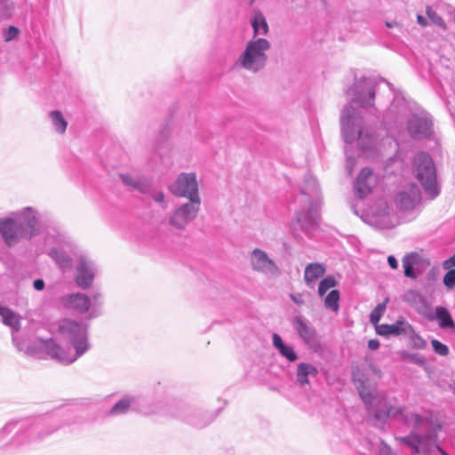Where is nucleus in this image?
<instances>
[{
  "label": "nucleus",
  "instance_id": "4468645a",
  "mask_svg": "<svg viewBox=\"0 0 455 455\" xmlns=\"http://www.w3.org/2000/svg\"><path fill=\"white\" fill-rule=\"evenodd\" d=\"M59 331L64 336L74 339L85 332L86 329L76 321L65 318L61 320L59 325Z\"/></svg>",
  "mask_w": 455,
  "mask_h": 455
},
{
  "label": "nucleus",
  "instance_id": "c9c22d12",
  "mask_svg": "<svg viewBox=\"0 0 455 455\" xmlns=\"http://www.w3.org/2000/svg\"><path fill=\"white\" fill-rule=\"evenodd\" d=\"M433 349L435 352L440 355H447L449 353V348L446 345L443 344L437 339H433L431 341Z\"/></svg>",
  "mask_w": 455,
  "mask_h": 455
},
{
  "label": "nucleus",
  "instance_id": "1a4fd4ad",
  "mask_svg": "<svg viewBox=\"0 0 455 455\" xmlns=\"http://www.w3.org/2000/svg\"><path fill=\"white\" fill-rule=\"evenodd\" d=\"M432 122L425 116H413L408 124L410 134L415 139L427 137L430 134Z\"/></svg>",
  "mask_w": 455,
  "mask_h": 455
},
{
  "label": "nucleus",
  "instance_id": "dca6fc26",
  "mask_svg": "<svg viewBox=\"0 0 455 455\" xmlns=\"http://www.w3.org/2000/svg\"><path fill=\"white\" fill-rule=\"evenodd\" d=\"M251 263L253 267L259 271L270 270L275 267L273 261L267 258V255L258 249L252 252Z\"/></svg>",
  "mask_w": 455,
  "mask_h": 455
},
{
  "label": "nucleus",
  "instance_id": "9b49d317",
  "mask_svg": "<svg viewBox=\"0 0 455 455\" xmlns=\"http://www.w3.org/2000/svg\"><path fill=\"white\" fill-rule=\"evenodd\" d=\"M292 325L299 336L307 343L313 344L316 339L315 330L306 323L302 317L295 316L292 319Z\"/></svg>",
  "mask_w": 455,
  "mask_h": 455
},
{
  "label": "nucleus",
  "instance_id": "2eb2a0df",
  "mask_svg": "<svg viewBox=\"0 0 455 455\" xmlns=\"http://www.w3.org/2000/svg\"><path fill=\"white\" fill-rule=\"evenodd\" d=\"M421 260L419 254L417 252H411L405 255L403 259V267L404 268V275L406 277L416 279L418 274L414 271V267L419 265Z\"/></svg>",
  "mask_w": 455,
  "mask_h": 455
},
{
  "label": "nucleus",
  "instance_id": "37998d69",
  "mask_svg": "<svg viewBox=\"0 0 455 455\" xmlns=\"http://www.w3.org/2000/svg\"><path fill=\"white\" fill-rule=\"evenodd\" d=\"M34 288L37 291H42L44 287V282L42 279H36L34 281Z\"/></svg>",
  "mask_w": 455,
  "mask_h": 455
},
{
  "label": "nucleus",
  "instance_id": "09e8293b",
  "mask_svg": "<svg viewBox=\"0 0 455 455\" xmlns=\"http://www.w3.org/2000/svg\"><path fill=\"white\" fill-rule=\"evenodd\" d=\"M164 196L163 193H158L156 196H155V200L156 202H163L164 201Z\"/></svg>",
  "mask_w": 455,
  "mask_h": 455
},
{
  "label": "nucleus",
  "instance_id": "c03bdc74",
  "mask_svg": "<svg viewBox=\"0 0 455 455\" xmlns=\"http://www.w3.org/2000/svg\"><path fill=\"white\" fill-rule=\"evenodd\" d=\"M443 266L445 268H449L451 266H455V253L453 254V256H451V258L444 261Z\"/></svg>",
  "mask_w": 455,
  "mask_h": 455
},
{
  "label": "nucleus",
  "instance_id": "f257e3e1",
  "mask_svg": "<svg viewBox=\"0 0 455 455\" xmlns=\"http://www.w3.org/2000/svg\"><path fill=\"white\" fill-rule=\"evenodd\" d=\"M36 225V216L30 210L23 213L21 220L0 221V232L8 245H12L21 237L31 236L35 234Z\"/></svg>",
  "mask_w": 455,
  "mask_h": 455
},
{
  "label": "nucleus",
  "instance_id": "39448f33",
  "mask_svg": "<svg viewBox=\"0 0 455 455\" xmlns=\"http://www.w3.org/2000/svg\"><path fill=\"white\" fill-rule=\"evenodd\" d=\"M200 203L189 202L179 208L170 220V223L177 228H183L193 219L196 218Z\"/></svg>",
  "mask_w": 455,
  "mask_h": 455
},
{
  "label": "nucleus",
  "instance_id": "603ef678",
  "mask_svg": "<svg viewBox=\"0 0 455 455\" xmlns=\"http://www.w3.org/2000/svg\"><path fill=\"white\" fill-rule=\"evenodd\" d=\"M409 358H416L414 355H408Z\"/></svg>",
  "mask_w": 455,
  "mask_h": 455
},
{
  "label": "nucleus",
  "instance_id": "49530a36",
  "mask_svg": "<svg viewBox=\"0 0 455 455\" xmlns=\"http://www.w3.org/2000/svg\"><path fill=\"white\" fill-rule=\"evenodd\" d=\"M396 440L408 445L411 441V435L405 437H398Z\"/></svg>",
  "mask_w": 455,
  "mask_h": 455
},
{
  "label": "nucleus",
  "instance_id": "20e7f679",
  "mask_svg": "<svg viewBox=\"0 0 455 455\" xmlns=\"http://www.w3.org/2000/svg\"><path fill=\"white\" fill-rule=\"evenodd\" d=\"M171 189L178 196L187 197L191 202L200 203L198 186L194 173L180 174Z\"/></svg>",
  "mask_w": 455,
  "mask_h": 455
},
{
  "label": "nucleus",
  "instance_id": "9d476101",
  "mask_svg": "<svg viewBox=\"0 0 455 455\" xmlns=\"http://www.w3.org/2000/svg\"><path fill=\"white\" fill-rule=\"evenodd\" d=\"M372 171L369 168L361 170L355 184V190L360 197L369 195L372 189Z\"/></svg>",
  "mask_w": 455,
  "mask_h": 455
},
{
  "label": "nucleus",
  "instance_id": "c756f323",
  "mask_svg": "<svg viewBox=\"0 0 455 455\" xmlns=\"http://www.w3.org/2000/svg\"><path fill=\"white\" fill-rule=\"evenodd\" d=\"M387 307V302L384 301L382 303H379L376 306V307L371 311L370 315V321L371 323L375 326V329L377 326H379V322L382 315L385 313Z\"/></svg>",
  "mask_w": 455,
  "mask_h": 455
},
{
  "label": "nucleus",
  "instance_id": "c85d7f7f",
  "mask_svg": "<svg viewBox=\"0 0 455 455\" xmlns=\"http://www.w3.org/2000/svg\"><path fill=\"white\" fill-rule=\"evenodd\" d=\"M355 385L360 395V397L362 398L365 405L370 406L374 398L373 395L363 381H360L359 379L355 380Z\"/></svg>",
  "mask_w": 455,
  "mask_h": 455
},
{
  "label": "nucleus",
  "instance_id": "7ed1b4c3",
  "mask_svg": "<svg viewBox=\"0 0 455 455\" xmlns=\"http://www.w3.org/2000/svg\"><path fill=\"white\" fill-rule=\"evenodd\" d=\"M269 48V42L264 38L249 41L243 53L240 57L242 66L252 71L260 69L266 64V51Z\"/></svg>",
  "mask_w": 455,
  "mask_h": 455
},
{
  "label": "nucleus",
  "instance_id": "ea45409f",
  "mask_svg": "<svg viewBox=\"0 0 455 455\" xmlns=\"http://www.w3.org/2000/svg\"><path fill=\"white\" fill-rule=\"evenodd\" d=\"M20 31L17 28L11 26L4 33L5 41L9 42L14 38H16L19 35Z\"/></svg>",
  "mask_w": 455,
  "mask_h": 455
},
{
  "label": "nucleus",
  "instance_id": "a18cd8bd",
  "mask_svg": "<svg viewBox=\"0 0 455 455\" xmlns=\"http://www.w3.org/2000/svg\"><path fill=\"white\" fill-rule=\"evenodd\" d=\"M379 347V342L377 339H371L368 342V347L371 350H376Z\"/></svg>",
  "mask_w": 455,
  "mask_h": 455
},
{
  "label": "nucleus",
  "instance_id": "f704fd0d",
  "mask_svg": "<svg viewBox=\"0 0 455 455\" xmlns=\"http://www.w3.org/2000/svg\"><path fill=\"white\" fill-rule=\"evenodd\" d=\"M363 83L365 84V87L368 89V100H362V106H368V105H371V101H373L374 98H375V89H374V85H373V83L368 81V80H365L363 81Z\"/></svg>",
  "mask_w": 455,
  "mask_h": 455
},
{
  "label": "nucleus",
  "instance_id": "393cba45",
  "mask_svg": "<svg viewBox=\"0 0 455 455\" xmlns=\"http://www.w3.org/2000/svg\"><path fill=\"white\" fill-rule=\"evenodd\" d=\"M427 442L428 440L427 438L417 435H411V441L408 446H410L416 453L426 452L428 450Z\"/></svg>",
  "mask_w": 455,
  "mask_h": 455
},
{
  "label": "nucleus",
  "instance_id": "0eeeda50",
  "mask_svg": "<svg viewBox=\"0 0 455 455\" xmlns=\"http://www.w3.org/2000/svg\"><path fill=\"white\" fill-rule=\"evenodd\" d=\"M420 191L416 185H411L408 190L400 192L395 198L396 206L403 211L413 209L420 202Z\"/></svg>",
  "mask_w": 455,
  "mask_h": 455
},
{
  "label": "nucleus",
  "instance_id": "f3484780",
  "mask_svg": "<svg viewBox=\"0 0 455 455\" xmlns=\"http://www.w3.org/2000/svg\"><path fill=\"white\" fill-rule=\"evenodd\" d=\"M45 348L52 357L62 363H70L76 360V357L69 356L63 348L52 340L45 343Z\"/></svg>",
  "mask_w": 455,
  "mask_h": 455
},
{
  "label": "nucleus",
  "instance_id": "cd10ccee",
  "mask_svg": "<svg viewBox=\"0 0 455 455\" xmlns=\"http://www.w3.org/2000/svg\"><path fill=\"white\" fill-rule=\"evenodd\" d=\"M409 336L410 345L416 349H423L427 347V342L423 339L410 324V330L405 333Z\"/></svg>",
  "mask_w": 455,
  "mask_h": 455
},
{
  "label": "nucleus",
  "instance_id": "de8ad7c7",
  "mask_svg": "<svg viewBox=\"0 0 455 455\" xmlns=\"http://www.w3.org/2000/svg\"><path fill=\"white\" fill-rule=\"evenodd\" d=\"M417 20H418L419 24H420L423 27L427 25L426 19L421 15L417 16Z\"/></svg>",
  "mask_w": 455,
  "mask_h": 455
},
{
  "label": "nucleus",
  "instance_id": "f8f14e48",
  "mask_svg": "<svg viewBox=\"0 0 455 455\" xmlns=\"http://www.w3.org/2000/svg\"><path fill=\"white\" fill-rule=\"evenodd\" d=\"M430 321H437L439 327L443 330L455 331V323L449 310L442 306L436 307L434 315H427Z\"/></svg>",
  "mask_w": 455,
  "mask_h": 455
},
{
  "label": "nucleus",
  "instance_id": "f03ea898",
  "mask_svg": "<svg viewBox=\"0 0 455 455\" xmlns=\"http://www.w3.org/2000/svg\"><path fill=\"white\" fill-rule=\"evenodd\" d=\"M413 165L416 177L426 193L432 198L435 197L439 191L436 184L435 168L430 156L426 153L418 154L414 158Z\"/></svg>",
  "mask_w": 455,
  "mask_h": 455
},
{
  "label": "nucleus",
  "instance_id": "e433bc0d",
  "mask_svg": "<svg viewBox=\"0 0 455 455\" xmlns=\"http://www.w3.org/2000/svg\"><path fill=\"white\" fill-rule=\"evenodd\" d=\"M427 16L429 17V19L434 22L435 23L436 25L445 28H446V25L443 20L442 17H440L439 15H437L430 7H427Z\"/></svg>",
  "mask_w": 455,
  "mask_h": 455
},
{
  "label": "nucleus",
  "instance_id": "473e14b6",
  "mask_svg": "<svg viewBox=\"0 0 455 455\" xmlns=\"http://www.w3.org/2000/svg\"><path fill=\"white\" fill-rule=\"evenodd\" d=\"M336 285V281L331 276H327L323 279L318 286V294L322 297L323 296L328 290L334 287Z\"/></svg>",
  "mask_w": 455,
  "mask_h": 455
},
{
  "label": "nucleus",
  "instance_id": "4c0bfd02",
  "mask_svg": "<svg viewBox=\"0 0 455 455\" xmlns=\"http://www.w3.org/2000/svg\"><path fill=\"white\" fill-rule=\"evenodd\" d=\"M443 283L449 289H452L455 286V269H451L445 274Z\"/></svg>",
  "mask_w": 455,
  "mask_h": 455
},
{
  "label": "nucleus",
  "instance_id": "412c9836",
  "mask_svg": "<svg viewBox=\"0 0 455 455\" xmlns=\"http://www.w3.org/2000/svg\"><path fill=\"white\" fill-rule=\"evenodd\" d=\"M251 26L253 28L254 36L258 35H267L269 31L268 24L266 18L259 11L254 12V16L251 20Z\"/></svg>",
  "mask_w": 455,
  "mask_h": 455
},
{
  "label": "nucleus",
  "instance_id": "72a5a7b5",
  "mask_svg": "<svg viewBox=\"0 0 455 455\" xmlns=\"http://www.w3.org/2000/svg\"><path fill=\"white\" fill-rule=\"evenodd\" d=\"M131 405V400L128 398L122 399L118 403H116L111 409V414H120L124 413L128 411Z\"/></svg>",
  "mask_w": 455,
  "mask_h": 455
},
{
  "label": "nucleus",
  "instance_id": "ddd939ff",
  "mask_svg": "<svg viewBox=\"0 0 455 455\" xmlns=\"http://www.w3.org/2000/svg\"><path fill=\"white\" fill-rule=\"evenodd\" d=\"M410 324L403 320H398L392 324H380L377 326L376 332L381 336L401 335L407 333Z\"/></svg>",
  "mask_w": 455,
  "mask_h": 455
},
{
  "label": "nucleus",
  "instance_id": "6e6552de",
  "mask_svg": "<svg viewBox=\"0 0 455 455\" xmlns=\"http://www.w3.org/2000/svg\"><path fill=\"white\" fill-rule=\"evenodd\" d=\"M93 279L94 273L90 263L84 257H80L76 266V283L82 289H88L92 286Z\"/></svg>",
  "mask_w": 455,
  "mask_h": 455
},
{
  "label": "nucleus",
  "instance_id": "7c9ffc66",
  "mask_svg": "<svg viewBox=\"0 0 455 455\" xmlns=\"http://www.w3.org/2000/svg\"><path fill=\"white\" fill-rule=\"evenodd\" d=\"M339 292L337 290L331 291L324 299V306L337 312L339 310Z\"/></svg>",
  "mask_w": 455,
  "mask_h": 455
},
{
  "label": "nucleus",
  "instance_id": "58836bf2",
  "mask_svg": "<svg viewBox=\"0 0 455 455\" xmlns=\"http://www.w3.org/2000/svg\"><path fill=\"white\" fill-rule=\"evenodd\" d=\"M120 178L125 185L130 186L133 188H140L141 183L140 181L133 180V179L130 175L121 174Z\"/></svg>",
  "mask_w": 455,
  "mask_h": 455
},
{
  "label": "nucleus",
  "instance_id": "5701e85b",
  "mask_svg": "<svg viewBox=\"0 0 455 455\" xmlns=\"http://www.w3.org/2000/svg\"><path fill=\"white\" fill-rule=\"evenodd\" d=\"M0 315L5 325L12 327L14 331L20 330V316L12 310L0 306Z\"/></svg>",
  "mask_w": 455,
  "mask_h": 455
},
{
  "label": "nucleus",
  "instance_id": "a19ab883",
  "mask_svg": "<svg viewBox=\"0 0 455 455\" xmlns=\"http://www.w3.org/2000/svg\"><path fill=\"white\" fill-rule=\"evenodd\" d=\"M379 455H395V453L387 445H382L379 449Z\"/></svg>",
  "mask_w": 455,
  "mask_h": 455
},
{
  "label": "nucleus",
  "instance_id": "4be33fe9",
  "mask_svg": "<svg viewBox=\"0 0 455 455\" xmlns=\"http://www.w3.org/2000/svg\"><path fill=\"white\" fill-rule=\"evenodd\" d=\"M403 300L414 307L420 313H422V307L427 305L423 296L414 290L407 291L403 295Z\"/></svg>",
  "mask_w": 455,
  "mask_h": 455
},
{
  "label": "nucleus",
  "instance_id": "8fccbe9b",
  "mask_svg": "<svg viewBox=\"0 0 455 455\" xmlns=\"http://www.w3.org/2000/svg\"><path fill=\"white\" fill-rule=\"evenodd\" d=\"M291 299L297 303V304H302V300L301 299H298L295 298V296L291 295Z\"/></svg>",
  "mask_w": 455,
  "mask_h": 455
},
{
  "label": "nucleus",
  "instance_id": "bb28decb",
  "mask_svg": "<svg viewBox=\"0 0 455 455\" xmlns=\"http://www.w3.org/2000/svg\"><path fill=\"white\" fill-rule=\"evenodd\" d=\"M50 116L52 118L55 130L60 133H64L66 132L68 123L65 120L61 112L59 110H53L50 113Z\"/></svg>",
  "mask_w": 455,
  "mask_h": 455
},
{
  "label": "nucleus",
  "instance_id": "aec40b11",
  "mask_svg": "<svg viewBox=\"0 0 455 455\" xmlns=\"http://www.w3.org/2000/svg\"><path fill=\"white\" fill-rule=\"evenodd\" d=\"M396 414L402 415L404 421L414 427H419L423 422V419L421 418V416H419L417 413L405 411L404 409L394 410L390 408L387 411L388 416H395Z\"/></svg>",
  "mask_w": 455,
  "mask_h": 455
},
{
  "label": "nucleus",
  "instance_id": "6ab92c4d",
  "mask_svg": "<svg viewBox=\"0 0 455 455\" xmlns=\"http://www.w3.org/2000/svg\"><path fill=\"white\" fill-rule=\"evenodd\" d=\"M317 372V369L314 365L300 363L297 368V381L300 386L309 384L308 375L315 376Z\"/></svg>",
  "mask_w": 455,
  "mask_h": 455
},
{
  "label": "nucleus",
  "instance_id": "3c124183",
  "mask_svg": "<svg viewBox=\"0 0 455 455\" xmlns=\"http://www.w3.org/2000/svg\"><path fill=\"white\" fill-rule=\"evenodd\" d=\"M386 25H387L388 28H391V27H392L391 23H388V22H387V23H386Z\"/></svg>",
  "mask_w": 455,
  "mask_h": 455
},
{
  "label": "nucleus",
  "instance_id": "2f4dec72",
  "mask_svg": "<svg viewBox=\"0 0 455 455\" xmlns=\"http://www.w3.org/2000/svg\"><path fill=\"white\" fill-rule=\"evenodd\" d=\"M52 258L56 261V263L60 266L61 268H69L72 266V259L71 258L60 251H52Z\"/></svg>",
  "mask_w": 455,
  "mask_h": 455
},
{
  "label": "nucleus",
  "instance_id": "423d86ee",
  "mask_svg": "<svg viewBox=\"0 0 455 455\" xmlns=\"http://www.w3.org/2000/svg\"><path fill=\"white\" fill-rule=\"evenodd\" d=\"M62 307L68 310H75L78 313H85L91 307L90 298L83 293H72L60 298Z\"/></svg>",
  "mask_w": 455,
  "mask_h": 455
},
{
  "label": "nucleus",
  "instance_id": "a211bd4d",
  "mask_svg": "<svg viewBox=\"0 0 455 455\" xmlns=\"http://www.w3.org/2000/svg\"><path fill=\"white\" fill-rule=\"evenodd\" d=\"M325 273L324 265L315 262L308 264L304 272V279L307 283H310L323 276Z\"/></svg>",
  "mask_w": 455,
  "mask_h": 455
},
{
  "label": "nucleus",
  "instance_id": "a878e982",
  "mask_svg": "<svg viewBox=\"0 0 455 455\" xmlns=\"http://www.w3.org/2000/svg\"><path fill=\"white\" fill-rule=\"evenodd\" d=\"M72 344L76 349V355L73 357H79L88 349V342L86 331L80 334V336L72 339Z\"/></svg>",
  "mask_w": 455,
  "mask_h": 455
},
{
  "label": "nucleus",
  "instance_id": "79ce46f5",
  "mask_svg": "<svg viewBox=\"0 0 455 455\" xmlns=\"http://www.w3.org/2000/svg\"><path fill=\"white\" fill-rule=\"evenodd\" d=\"M387 262L391 268L396 269L398 267L397 260L394 256H392V255L388 256Z\"/></svg>",
  "mask_w": 455,
  "mask_h": 455
},
{
  "label": "nucleus",
  "instance_id": "b1692460",
  "mask_svg": "<svg viewBox=\"0 0 455 455\" xmlns=\"http://www.w3.org/2000/svg\"><path fill=\"white\" fill-rule=\"evenodd\" d=\"M273 345L279 350L280 354L289 361L294 362L297 359V355L294 350L291 347L286 346L282 338L276 333L273 335Z\"/></svg>",
  "mask_w": 455,
  "mask_h": 455
}]
</instances>
